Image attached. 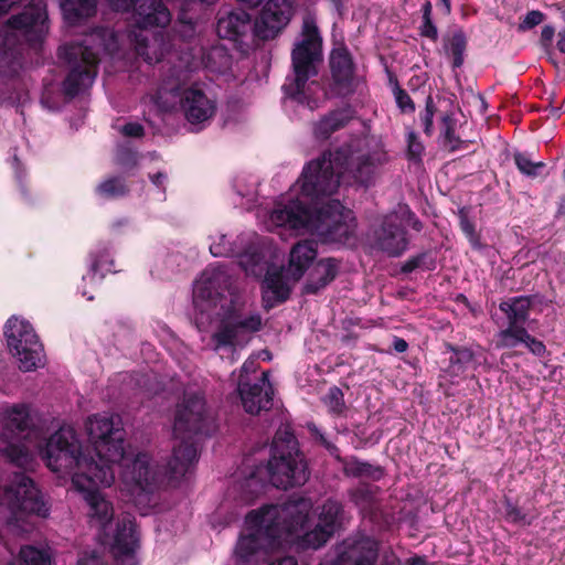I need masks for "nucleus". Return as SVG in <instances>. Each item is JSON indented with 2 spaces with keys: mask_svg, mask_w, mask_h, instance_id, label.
<instances>
[{
  "mask_svg": "<svg viewBox=\"0 0 565 565\" xmlns=\"http://www.w3.org/2000/svg\"><path fill=\"white\" fill-rule=\"evenodd\" d=\"M323 405L328 408V413L333 417H345L348 406L344 401L343 391L333 385L329 387L326 395L321 398Z\"/></svg>",
  "mask_w": 565,
  "mask_h": 565,
  "instance_id": "4c0bfd02",
  "label": "nucleus"
},
{
  "mask_svg": "<svg viewBox=\"0 0 565 565\" xmlns=\"http://www.w3.org/2000/svg\"><path fill=\"white\" fill-rule=\"evenodd\" d=\"M263 284L274 295L277 302H285L290 296V288L280 269L268 270Z\"/></svg>",
  "mask_w": 565,
  "mask_h": 565,
  "instance_id": "e433bc0d",
  "label": "nucleus"
},
{
  "mask_svg": "<svg viewBox=\"0 0 565 565\" xmlns=\"http://www.w3.org/2000/svg\"><path fill=\"white\" fill-rule=\"evenodd\" d=\"M260 328L262 318L258 313L243 317L235 309L228 310L221 319L217 330L211 337L214 350L217 351L222 348L235 349L239 335L257 332Z\"/></svg>",
  "mask_w": 565,
  "mask_h": 565,
  "instance_id": "f8f14e48",
  "label": "nucleus"
},
{
  "mask_svg": "<svg viewBox=\"0 0 565 565\" xmlns=\"http://www.w3.org/2000/svg\"><path fill=\"white\" fill-rule=\"evenodd\" d=\"M345 472L354 478H371L375 481L383 477V469L380 466H373L366 461L353 460L345 468Z\"/></svg>",
  "mask_w": 565,
  "mask_h": 565,
  "instance_id": "a19ab883",
  "label": "nucleus"
},
{
  "mask_svg": "<svg viewBox=\"0 0 565 565\" xmlns=\"http://www.w3.org/2000/svg\"><path fill=\"white\" fill-rule=\"evenodd\" d=\"M231 286V277L225 266L215 265L207 267L195 282L193 295L195 300L215 302L223 297Z\"/></svg>",
  "mask_w": 565,
  "mask_h": 565,
  "instance_id": "a211bd4d",
  "label": "nucleus"
},
{
  "mask_svg": "<svg viewBox=\"0 0 565 565\" xmlns=\"http://www.w3.org/2000/svg\"><path fill=\"white\" fill-rule=\"evenodd\" d=\"M264 469L271 484L278 489L300 487L309 479L305 457L289 428H279L276 431L270 446V458Z\"/></svg>",
  "mask_w": 565,
  "mask_h": 565,
  "instance_id": "423d86ee",
  "label": "nucleus"
},
{
  "mask_svg": "<svg viewBox=\"0 0 565 565\" xmlns=\"http://www.w3.org/2000/svg\"><path fill=\"white\" fill-rule=\"evenodd\" d=\"M555 35L553 25H544L541 31L540 44L544 50H550Z\"/></svg>",
  "mask_w": 565,
  "mask_h": 565,
  "instance_id": "052dcab7",
  "label": "nucleus"
},
{
  "mask_svg": "<svg viewBox=\"0 0 565 565\" xmlns=\"http://www.w3.org/2000/svg\"><path fill=\"white\" fill-rule=\"evenodd\" d=\"M118 161L120 163L136 162V154L130 150H121L118 153Z\"/></svg>",
  "mask_w": 565,
  "mask_h": 565,
  "instance_id": "69168bd1",
  "label": "nucleus"
},
{
  "mask_svg": "<svg viewBox=\"0 0 565 565\" xmlns=\"http://www.w3.org/2000/svg\"><path fill=\"white\" fill-rule=\"evenodd\" d=\"M333 87L338 95L347 96L354 92L355 64L345 45L334 47L329 57Z\"/></svg>",
  "mask_w": 565,
  "mask_h": 565,
  "instance_id": "f3484780",
  "label": "nucleus"
},
{
  "mask_svg": "<svg viewBox=\"0 0 565 565\" xmlns=\"http://www.w3.org/2000/svg\"><path fill=\"white\" fill-rule=\"evenodd\" d=\"M309 502L298 499L249 511V532L241 534L235 545L236 563L252 565L284 544L294 545V534L309 522Z\"/></svg>",
  "mask_w": 565,
  "mask_h": 565,
  "instance_id": "7ed1b4c3",
  "label": "nucleus"
},
{
  "mask_svg": "<svg viewBox=\"0 0 565 565\" xmlns=\"http://www.w3.org/2000/svg\"><path fill=\"white\" fill-rule=\"evenodd\" d=\"M3 429L9 433H23L29 428L30 412L24 404H14L7 407L0 414Z\"/></svg>",
  "mask_w": 565,
  "mask_h": 565,
  "instance_id": "7c9ffc66",
  "label": "nucleus"
},
{
  "mask_svg": "<svg viewBox=\"0 0 565 565\" xmlns=\"http://www.w3.org/2000/svg\"><path fill=\"white\" fill-rule=\"evenodd\" d=\"M401 217V224L404 226L407 225L412 227L416 232H420L423 230L422 221L416 216V214L409 209L408 205H404L397 212Z\"/></svg>",
  "mask_w": 565,
  "mask_h": 565,
  "instance_id": "864d4df0",
  "label": "nucleus"
},
{
  "mask_svg": "<svg viewBox=\"0 0 565 565\" xmlns=\"http://www.w3.org/2000/svg\"><path fill=\"white\" fill-rule=\"evenodd\" d=\"M167 174L164 172H156L149 174L150 181L159 189L164 190V182L167 181Z\"/></svg>",
  "mask_w": 565,
  "mask_h": 565,
  "instance_id": "e2e57ef3",
  "label": "nucleus"
},
{
  "mask_svg": "<svg viewBox=\"0 0 565 565\" xmlns=\"http://www.w3.org/2000/svg\"><path fill=\"white\" fill-rule=\"evenodd\" d=\"M180 105L186 120L191 124H201L216 111V103L196 86H191L182 92Z\"/></svg>",
  "mask_w": 565,
  "mask_h": 565,
  "instance_id": "aec40b11",
  "label": "nucleus"
},
{
  "mask_svg": "<svg viewBox=\"0 0 565 565\" xmlns=\"http://www.w3.org/2000/svg\"><path fill=\"white\" fill-rule=\"evenodd\" d=\"M1 452L10 462L18 467H23L29 459V451L26 447L21 444L9 443L1 449Z\"/></svg>",
  "mask_w": 565,
  "mask_h": 565,
  "instance_id": "49530a36",
  "label": "nucleus"
},
{
  "mask_svg": "<svg viewBox=\"0 0 565 565\" xmlns=\"http://www.w3.org/2000/svg\"><path fill=\"white\" fill-rule=\"evenodd\" d=\"M4 500L15 520H23L31 515L46 518L50 512L42 492L24 472L13 475L4 489Z\"/></svg>",
  "mask_w": 565,
  "mask_h": 565,
  "instance_id": "1a4fd4ad",
  "label": "nucleus"
},
{
  "mask_svg": "<svg viewBox=\"0 0 565 565\" xmlns=\"http://www.w3.org/2000/svg\"><path fill=\"white\" fill-rule=\"evenodd\" d=\"M322 36L315 17L307 14L302 19L301 39L291 51L292 75L286 77L282 90L286 97L311 108V99L305 88L308 81L319 74L323 61Z\"/></svg>",
  "mask_w": 565,
  "mask_h": 565,
  "instance_id": "39448f33",
  "label": "nucleus"
},
{
  "mask_svg": "<svg viewBox=\"0 0 565 565\" xmlns=\"http://www.w3.org/2000/svg\"><path fill=\"white\" fill-rule=\"evenodd\" d=\"M354 118L350 105L330 110L313 126V135L318 140H328L334 132L343 129Z\"/></svg>",
  "mask_w": 565,
  "mask_h": 565,
  "instance_id": "b1692460",
  "label": "nucleus"
},
{
  "mask_svg": "<svg viewBox=\"0 0 565 565\" xmlns=\"http://www.w3.org/2000/svg\"><path fill=\"white\" fill-rule=\"evenodd\" d=\"M258 365L259 364H258L257 360L247 359L241 367L237 381H239V380L254 381L252 379V375L256 373Z\"/></svg>",
  "mask_w": 565,
  "mask_h": 565,
  "instance_id": "13d9d810",
  "label": "nucleus"
},
{
  "mask_svg": "<svg viewBox=\"0 0 565 565\" xmlns=\"http://www.w3.org/2000/svg\"><path fill=\"white\" fill-rule=\"evenodd\" d=\"M339 565H401L393 552L380 555L379 543L372 539L360 541L354 548L338 557Z\"/></svg>",
  "mask_w": 565,
  "mask_h": 565,
  "instance_id": "dca6fc26",
  "label": "nucleus"
},
{
  "mask_svg": "<svg viewBox=\"0 0 565 565\" xmlns=\"http://www.w3.org/2000/svg\"><path fill=\"white\" fill-rule=\"evenodd\" d=\"M424 149L425 148L419 141L417 135L414 131H411L407 135V159L413 162H420Z\"/></svg>",
  "mask_w": 565,
  "mask_h": 565,
  "instance_id": "8fccbe9b",
  "label": "nucleus"
},
{
  "mask_svg": "<svg viewBox=\"0 0 565 565\" xmlns=\"http://www.w3.org/2000/svg\"><path fill=\"white\" fill-rule=\"evenodd\" d=\"M131 6L126 10H134L131 29L128 31V39L135 45L138 55L143 56L150 63L147 54L149 38L145 33L150 28H164L171 21V14L162 0H132Z\"/></svg>",
  "mask_w": 565,
  "mask_h": 565,
  "instance_id": "6e6552de",
  "label": "nucleus"
},
{
  "mask_svg": "<svg viewBox=\"0 0 565 565\" xmlns=\"http://www.w3.org/2000/svg\"><path fill=\"white\" fill-rule=\"evenodd\" d=\"M545 19V14L540 10L529 11L518 25V31L525 32L541 24Z\"/></svg>",
  "mask_w": 565,
  "mask_h": 565,
  "instance_id": "3c124183",
  "label": "nucleus"
},
{
  "mask_svg": "<svg viewBox=\"0 0 565 565\" xmlns=\"http://www.w3.org/2000/svg\"><path fill=\"white\" fill-rule=\"evenodd\" d=\"M84 490L86 491V501L90 508V516L93 521L105 531L107 524L111 521L114 515L113 505L109 501L105 500L103 494L97 489L100 483L95 484L89 481H83Z\"/></svg>",
  "mask_w": 565,
  "mask_h": 565,
  "instance_id": "a878e982",
  "label": "nucleus"
},
{
  "mask_svg": "<svg viewBox=\"0 0 565 565\" xmlns=\"http://www.w3.org/2000/svg\"><path fill=\"white\" fill-rule=\"evenodd\" d=\"M114 463H119L122 468L121 478L127 484H131L143 492H154L162 482V475L152 469L147 454L140 452L134 460L129 461L124 452L121 459L108 463L111 472H114ZM113 475L115 476V473Z\"/></svg>",
  "mask_w": 565,
  "mask_h": 565,
  "instance_id": "ddd939ff",
  "label": "nucleus"
},
{
  "mask_svg": "<svg viewBox=\"0 0 565 565\" xmlns=\"http://www.w3.org/2000/svg\"><path fill=\"white\" fill-rule=\"evenodd\" d=\"M467 46L468 40L465 32L462 30L452 32L445 44V50L452 57L451 66L454 70L463 65Z\"/></svg>",
  "mask_w": 565,
  "mask_h": 565,
  "instance_id": "c9c22d12",
  "label": "nucleus"
},
{
  "mask_svg": "<svg viewBox=\"0 0 565 565\" xmlns=\"http://www.w3.org/2000/svg\"><path fill=\"white\" fill-rule=\"evenodd\" d=\"M295 0H268L254 20V36L262 41L275 39L289 24Z\"/></svg>",
  "mask_w": 565,
  "mask_h": 565,
  "instance_id": "9b49d317",
  "label": "nucleus"
},
{
  "mask_svg": "<svg viewBox=\"0 0 565 565\" xmlns=\"http://www.w3.org/2000/svg\"><path fill=\"white\" fill-rule=\"evenodd\" d=\"M88 276L92 280L102 281L107 274L116 273L115 260L106 245H98L90 250Z\"/></svg>",
  "mask_w": 565,
  "mask_h": 565,
  "instance_id": "c85d7f7f",
  "label": "nucleus"
},
{
  "mask_svg": "<svg viewBox=\"0 0 565 565\" xmlns=\"http://www.w3.org/2000/svg\"><path fill=\"white\" fill-rule=\"evenodd\" d=\"M21 565H51L50 555L38 547L22 546L19 553Z\"/></svg>",
  "mask_w": 565,
  "mask_h": 565,
  "instance_id": "37998d69",
  "label": "nucleus"
},
{
  "mask_svg": "<svg viewBox=\"0 0 565 565\" xmlns=\"http://www.w3.org/2000/svg\"><path fill=\"white\" fill-rule=\"evenodd\" d=\"M309 431L311 436L315 438V440L323 448H326L330 455L335 457L339 456V448L333 443L329 441L324 434L321 433L316 425H309Z\"/></svg>",
  "mask_w": 565,
  "mask_h": 565,
  "instance_id": "5fc2aeb1",
  "label": "nucleus"
},
{
  "mask_svg": "<svg viewBox=\"0 0 565 565\" xmlns=\"http://www.w3.org/2000/svg\"><path fill=\"white\" fill-rule=\"evenodd\" d=\"M120 132L125 137L141 138L145 135V128L139 122H127L121 127Z\"/></svg>",
  "mask_w": 565,
  "mask_h": 565,
  "instance_id": "bf43d9fd",
  "label": "nucleus"
},
{
  "mask_svg": "<svg viewBox=\"0 0 565 565\" xmlns=\"http://www.w3.org/2000/svg\"><path fill=\"white\" fill-rule=\"evenodd\" d=\"M216 33L221 39H227L233 42H244L247 36H254V20L252 15L236 9L218 15L216 23Z\"/></svg>",
  "mask_w": 565,
  "mask_h": 565,
  "instance_id": "6ab92c4d",
  "label": "nucleus"
},
{
  "mask_svg": "<svg viewBox=\"0 0 565 565\" xmlns=\"http://www.w3.org/2000/svg\"><path fill=\"white\" fill-rule=\"evenodd\" d=\"M514 163L519 171L530 178H536L540 175V170L545 168V163L533 162L526 153L515 152L513 156Z\"/></svg>",
  "mask_w": 565,
  "mask_h": 565,
  "instance_id": "a18cd8bd",
  "label": "nucleus"
},
{
  "mask_svg": "<svg viewBox=\"0 0 565 565\" xmlns=\"http://www.w3.org/2000/svg\"><path fill=\"white\" fill-rule=\"evenodd\" d=\"M379 488L369 483H361L349 491V498L361 512L370 513L376 504V490Z\"/></svg>",
  "mask_w": 565,
  "mask_h": 565,
  "instance_id": "f704fd0d",
  "label": "nucleus"
},
{
  "mask_svg": "<svg viewBox=\"0 0 565 565\" xmlns=\"http://www.w3.org/2000/svg\"><path fill=\"white\" fill-rule=\"evenodd\" d=\"M523 326H507L497 334V349H513L521 344Z\"/></svg>",
  "mask_w": 565,
  "mask_h": 565,
  "instance_id": "79ce46f5",
  "label": "nucleus"
},
{
  "mask_svg": "<svg viewBox=\"0 0 565 565\" xmlns=\"http://www.w3.org/2000/svg\"><path fill=\"white\" fill-rule=\"evenodd\" d=\"M526 349L529 350V352H531L533 355H535L537 358H545L546 355H548V352H547V349H546V345L544 344V342L536 338L534 340H531V342L529 343Z\"/></svg>",
  "mask_w": 565,
  "mask_h": 565,
  "instance_id": "680f3d73",
  "label": "nucleus"
},
{
  "mask_svg": "<svg viewBox=\"0 0 565 565\" xmlns=\"http://www.w3.org/2000/svg\"><path fill=\"white\" fill-rule=\"evenodd\" d=\"M77 565H105L102 554L96 551L83 552L78 559Z\"/></svg>",
  "mask_w": 565,
  "mask_h": 565,
  "instance_id": "4d7b16f0",
  "label": "nucleus"
},
{
  "mask_svg": "<svg viewBox=\"0 0 565 565\" xmlns=\"http://www.w3.org/2000/svg\"><path fill=\"white\" fill-rule=\"evenodd\" d=\"M57 54L70 68L62 84L63 93L74 98L93 85L98 73V54L82 42L66 43L58 47Z\"/></svg>",
  "mask_w": 565,
  "mask_h": 565,
  "instance_id": "0eeeda50",
  "label": "nucleus"
},
{
  "mask_svg": "<svg viewBox=\"0 0 565 565\" xmlns=\"http://www.w3.org/2000/svg\"><path fill=\"white\" fill-rule=\"evenodd\" d=\"M318 244L313 239H303L294 245L289 255V270L295 280H299L318 254Z\"/></svg>",
  "mask_w": 565,
  "mask_h": 565,
  "instance_id": "393cba45",
  "label": "nucleus"
},
{
  "mask_svg": "<svg viewBox=\"0 0 565 565\" xmlns=\"http://www.w3.org/2000/svg\"><path fill=\"white\" fill-rule=\"evenodd\" d=\"M436 267L437 262L433 253L430 250H424L411 256L406 262H404L401 266V273L407 275L416 269L433 271Z\"/></svg>",
  "mask_w": 565,
  "mask_h": 565,
  "instance_id": "ea45409f",
  "label": "nucleus"
},
{
  "mask_svg": "<svg viewBox=\"0 0 565 565\" xmlns=\"http://www.w3.org/2000/svg\"><path fill=\"white\" fill-rule=\"evenodd\" d=\"M212 430L213 423L204 396L184 392L173 414V435L180 443L173 446L166 467L169 479H179L190 471L199 458L196 437L207 436Z\"/></svg>",
  "mask_w": 565,
  "mask_h": 565,
  "instance_id": "20e7f679",
  "label": "nucleus"
},
{
  "mask_svg": "<svg viewBox=\"0 0 565 565\" xmlns=\"http://www.w3.org/2000/svg\"><path fill=\"white\" fill-rule=\"evenodd\" d=\"M445 350L450 353L448 371L451 375L459 376L479 364L476 352L471 348L446 342Z\"/></svg>",
  "mask_w": 565,
  "mask_h": 565,
  "instance_id": "cd10ccee",
  "label": "nucleus"
},
{
  "mask_svg": "<svg viewBox=\"0 0 565 565\" xmlns=\"http://www.w3.org/2000/svg\"><path fill=\"white\" fill-rule=\"evenodd\" d=\"M459 225L473 249L480 250L484 247L481 243L480 235L476 231L473 222L463 213L460 214Z\"/></svg>",
  "mask_w": 565,
  "mask_h": 565,
  "instance_id": "de8ad7c7",
  "label": "nucleus"
},
{
  "mask_svg": "<svg viewBox=\"0 0 565 565\" xmlns=\"http://www.w3.org/2000/svg\"><path fill=\"white\" fill-rule=\"evenodd\" d=\"M339 273V262L328 257L319 259L308 275L302 295H317L331 284Z\"/></svg>",
  "mask_w": 565,
  "mask_h": 565,
  "instance_id": "412c9836",
  "label": "nucleus"
},
{
  "mask_svg": "<svg viewBox=\"0 0 565 565\" xmlns=\"http://www.w3.org/2000/svg\"><path fill=\"white\" fill-rule=\"evenodd\" d=\"M456 127L457 119L455 118L454 113H445L440 118L439 140L441 147L448 152L467 149L469 146L468 140H462L458 135H456Z\"/></svg>",
  "mask_w": 565,
  "mask_h": 565,
  "instance_id": "c756f323",
  "label": "nucleus"
},
{
  "mask_svg": "<svg viewBox=\"0 0 565 565\" xmlns=\"http://www.w3.org/2000/svg\"><path fill=\"white\" fill-rule=\"evenodd\" d=\"M392 348L395 352L397 353H404L407 351L408 349V343L405 339L403 338H399V337H394L393 338V343H392Z\"/></svg>",
  "mask_w": 565,
  "mask_h": 565,
  "instance_id": "0e129e2a",
  "label": "nucleus"
},
{
  "mask_svg": "<svg viewBox=\"0 0 565 565\" xmlns=\"http://www.w3.org/2000/svg\"><path fill=\"white\" fill-rule=\"evenodd\" d=\"M395 100L397 107L404 114H413L415 111V104L411 98L409 94L399 86H396L394 90Z\"/></svg>",
  "mask_w": 565,
  "mask_h": 565,
  "instance_id": "603ef678",
  "label": "nucleus"
},
{
  "mask_svg": "<svg viewBox=\"0 0 565 565\" xmlns=\"http://www.w3.org/2000/svg\"><path fill=\"white\" fill-rule=\"evenodd\" d=\"M237 392L248 414L256 415L263 409H269L273 405L274 391L269 383L268 371L262 372L255 381H237Z\"/></svg>",
  "mask_w": 565,
  "mask_h": 565,
  "instance_id": "2eb2a0df",
  "label": "nucleus"
},
{
  "mask_svg": "<svg viewBox=\"0 0 565 565\" xmlns=\"http://www.w3.org/2000/svg\"><path fill=\"white\" fill-rule=\"evenodd\" d=\"M437 108L434 103V99L430 95L427 96L425 103V109L419 115L420 122L423 125L424 134L427 137H431L434 135V116Z\"/></svg>",
  "mask_w": 565,
  "mask_h": 565,
  "instance_id": "09e8293b",
  "label": "nucleus"
},
{
  "mask_svg": "<svg viewBox=\"0 0 565 565\" xmlns=\"http://www.w3.org/2000/svg\"><path fill=\"white\" fill-rule=\"evenodd\" d=\"M374 243L377 249L390 257L403 255L409 245L406 227L401 224L398 213L385 215L380 226L374 231Z\"/></svg>",
  "mask_w": 565,
  "mask_h": 565,
  "instance_id": "4468645a",
  "label": "nucleus"
},
{
  "mask_svg": "<svg viewBox=\"0 0 565 565\" xmlns=\"http://www.w3.org/2000/svg\"><path fill=\"white\" fill-rule=\"evenodd\" d=\"M86 430L98 460L83 451L71 427H61L49 437L41 450L42 458L52 471L72 475L78 490H84L83 481L111 487L114 475L108 463L121 459L124 454L121 419L118 415L95 414L88 417Z\"/></svg>",
  "mask_w": 565,
  "mask_h": 565,
  "instance_id": "f03ea898",
  "label": "nucleus"
},
{
  "mask_svg": "<svg viewBox=\"0 0 565 565\" xmlns=\"http://www.w3.org/2000/svg\"><path fill=\"white\" fill-rule=\"evenodd\" d=\"M61 9L70 24H78L96 14L97 0H61Z\"/></svg>",
  "mask_w": 565,
  "mask_h": 565,
  "instance_id": "473e14b6",
  "label": "nucleus"
},
{
  "mask_svg": "<svg viewBox=\"0 0 565 565\" xmlns=\"http://www.w3.org/2000/svg\"><path fill=\"white\" fill-rule=\"evenodd\" d=\"M348 166L344 149L324 150L309 161L297 181L300 193L275 203L271 222L288 230H302L317 235L322 243H348L355 233L353 212L340 200L331 198L339 189L341 174Z\"/></svg>",
  "mask_w": 565,
  "mask_h": 565,
  "instance_id": "f257e3e1",
  "label": "nucleus"
},
{
  "mask_svg": "<svg viewBox=\"0 0 565 565\" xmlns=\"http://www.w3.org/2000/svg\"><path fill=\"white\" fill-rule=\"evenodd\" d=\"M129 192L130 188L122 175L108 177L95 188V193L104 200H118L128 195Z\"/></svg>",
  "mask_w": 565,
  "mask_h": 565,
  "instance_id": "72a5a7b5",
  "label": "nucleus"
},
{
  "mask_svg": "<svg viewBox=\"0 0 565 565\" xmlns=\"http://www.w3.org/2000/svg\"><path fill=\"white\" fill-rule=\"evenodd\" d=\"M29 341L26 342L23 339L21 348L10 349L11 354L19 361V369L23 372L35 370L41 362L43 352L42 343L40 342V350H36V354H32V356L29 354Z\"/></svg>",
  "mask_w": 565,
  "mask_h": 565,
  "instance_id": "58836bf2",
  "label": "nucleus"
},
{
  "mask_svg": "<svg viewBox=\"0 0 565 565\" xmlns=\"http://www.w3.org/2000/svg\"><path fill=\"white\" fill-rule=\"evenodd\" d=\"M339 149H344L348 151V166L341 174V178L345 172H350L355 182L367 185L372 181L375 171V162L373 158L370 154H362L354 161L350 162V150L344 147H339ZM335 150H338V148Z\"/></svg>",
  "mask_w": 565,
  "mask_h": 565,
  "instance_id": "2f4dec72",
  "label": "nucleus"
},
{
  "mask_svg": "<svg viewBox=\"0 0 565 565\" xmlns=\"http://www.w3.org/2000/svg\"><path fill=\"white\" fill-rule=\"evenodd\" d=\"M138 547V534L135 521L125 515L117 522L111 552L116 558L132 556Z\"/></svg>",
  "mask_w": 565,
  "mask_h": 565,
  "instance_id": "4be33fe9",
  "label": "nucleus"
},
{
  "mask_svg": "<svg viewBox=\"0 0 565 565\" xmlns=\"http://www.w3.org/2000/svg\"><path fill=\"white\" fill-rule=\"evenodd\" d=\"M342 512L343 505L339 501L328 499L321 507L318 524L301 535L298 532L303 531L306 527L298 530L294 534L295 550L302 552L306 550H318L323 546L334 534ZM305 526H307V523Z\"/></svg>",
  "mask_w": 565,
  "mask_h": 565,
  "instance_id": "9d476101",
  "label": "nucleus"
},
{
  "mask_svg": "<svg viewBox=\"0 0 565 565\" xmlns=\"http://www.w3.org/2000/svg\"><path fill=\"white\" fill-rule=\"evenodd\" d=\"M269 565H298L294 556H282L269 563Z\"/></svg>",
  "mask_w": 565,
  "mask_h": 565,
  "instance_id": "338daca9",
  "label": "nucleus"
},
{
  "mask_svg": "<svg viewBox=\"0 0 565 565\" xmlns=\"http://www.w3.org/2000/svg\"><path fill=\"white\" fill-rule=\"evenodd\" d=\"M418 32L422 38H426L431 42H437L438 40V29L433 21V17L422 18V23L418 28Z\"/></svg>",
  "mask_w": 565,
  "mask_h": 565,
  "instance_id": "6e6d98bb",
  "label": "nucleus"
},
{
  "mask_svg": "<svg viewBox=\"0 0 565 565\" xmlns=\"http://www.w3.org/2000/svg\"><path fill=\"white\" fill-rule=\"evenodd\" d=\"M504 507V519L507 522L515 524V525H531L532 520L529 518L527 513L524 512L520 507L512 502V500L508 497L503 500Z\"/></svg>",
  "mask_w": 565,
  "mask_h": 565,
  "instance_id": "c03bdc74",
  "label": "nucleus"
},
{
  "mask_svg": "<svg viewBox=\"0 0 565 565\" xmlns=\"http://www.w3.org/2000/svg\"><path fill=\"white\" fill-rule=\"evenodd\" d=\"M4 335L9 350L21 348L23 339L29 341V354H36L40 350V340L35 333L32 324L29 321L20 320L18 318H10L4 326Z\"/></svg>",
  "mask_w": 565,
  "mask_h": 565,
  "instance_id": "5701e85b",
  "label": "nucleus"
},
{
  "mask_svg": "<svg viewBox=\"0 0 565 565\" xmlns=\"http://www.w3.org/2000/svg\"><path fill=\"white\" fill-rule=\"evenodd\" d=\"M536 298V295L511 297L501 301L499 309L505 315L509 326H524Z\"/></svg>",
  "mask_w": 565,
  "mask_h": 565,
  "instance_id": "bb28decb",
  "label": "nucleus"
},
{
  "mask_svg": "<svg viewBox=\"0 0 565 565\" xmlns=\"http://www.w3.org/2000/svg\"><path fill=\"white\" fill-rule=\"evenodd\" d=\"M557 38L556 47L561 53H565V29L558 32Z\"/></svg>",
  "mask_w": 565,
  "mask_h": 565,
  "instance_id": "774afa93",
  "label": "nucleus"
}]
</instances>
